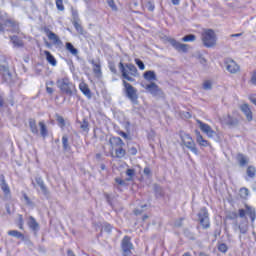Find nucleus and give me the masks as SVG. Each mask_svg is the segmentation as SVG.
Here are the masks:
<instances>
[{"instance_id": "nucleus-1", "label": "nucleus", "mask_w": 256, "mask_h": 256, "mask_svg": "<svg viewBox=\"0 0 256 256\" xmlns=\"http://www.w3.org/2000/svg\"><path fill=\"white\" fill-rule=\"evenodd\" d=\"M119 69L122 73V77L126 79V81H130L131 83L135 81V79H133V77H137V67H135V65L133 64L123 65L122 62H120Z\"/></svg>"}, {"instance_id": "nucleus-2", "label": "nucleus", "mask_w": 256, "mask_h": 256, "mask_svg": "<svg viewBox=\"0 0 256 256\" xmlns=\"http://www.w3.org/2000/svg\"><path fill=\"white\" fill-rule=\"evenodd\" d=\"M110 145L112 147V151H115V157L121 159L125 156L126 152L123 149V140L119 137L110 138Z\"/></svg>"}, {"instance_id": "nucleus-3", "label": "nucleus", "mask_w": 256, "mask_h": 256, "mask_svg": "<svg viewBox=\"0 0 256 256\" xmlns=\"http://www.w3.org/2000/svg\"><path fill=\"white\" fill-rule=\"evenodd\" d=\"M180 139L186 149L192 151L194 155H199V149H197V144H195V140H193V137H191V135L181 132Z\"/></svg>"}, {"instance_id": "nucleus-4", "label": "nucleus", "mask_w": 256, "mask_h": 256, "mask_svg": "<svg viewBox=\"0 0 256 256\" xmlns=\"http://www.w3.org/2000/svg\"><path fill=\"white\" fill-rule=\"evenodd\" d=\"M202 41L205 47H215L217 44V35L213 30H206L202 34Z\"/></svg>"}, {"instance_id": "nucleus-5", "label": "nucleus", "mask_w": 256, "mask_h": 256, "mask_svg": "<svg viewBox=\"0 0 256 256\" xmlns=\"http://www.w3.org/2000/svg\"><path fill=\"white\" fill-rule=\"evenodd\" d=\"M56 85L63 93H71V89H75V84L71 83L67 77L58 79Z\"/></svg>"}, {"instance_id": "nucleus-6", "label": "nucleus", "mask_w": 256, "mask_h": 256, "mask_svg": "<svg viewBox=\"0 0 256 256\" xmlns=\"http://www.w3.org/2000/svg\"><path fill=\"white\" fill-rule=\"evenodd\" d=\"M197 125L199 126L200 131L205 133L209 139H213V137H217V132L209 126V124L202 122L201 120H196Z\"/></svg>"}, {"instance_id": "nucleus-7", "label": "nucleus", "mask_w": 256, "mask_h": 256, "mask_svg": "<svg viewBox=\"0 0 256 256\" xmlns=\"http://www.w3.org/2000/svg\"><path fill=\"white\" fill-rule=\"evenodd\" d=\"M144 89H146L147 93H150V95H153V97H159L163 95V91L159 86L152 82L150 84H141Z\"/></svg>"}, {"instance_id": "nucleus-8", "label": "nucleus", "mask_w": 256, "mask_h": 256, "mask_svg": "<svg viewBox=\"0 0 256 256\" xmlns=\"http://www.w3.org/2000/svg\"><path fill=\"white\" fill-rule=\"evenodd\" d=\"M200 225H202L203 229H209V213L207 212V208H202L198 214Z\"/></svg>"}, {"instance_id": "nucleus-9", "label": "nucleus", "mask_w": 256, "mask_h": 256, "mask_svg": "<svg viewBox=\"0 0 256 256\" xmlns=\"http://www.w3.org/2000/svg\"><path fill=\"white\" fill-rule=\"evenodd\" d=\"M0 189L4 193V199L9 201L11 199V188H9V184L5 181V176H0Z\"/></svg>"}, {"instance_id": "nucleus-10", "label": "nucleus", "mask_w": 256, "mask_h": 256, "mask_svg": "<svg viewBox=\"0 0 256 256\" xmlns=\"http://www.w3.org/2000/svg\"><path fill=\"white\" fill-rule=\"evenodd\" d=\"M131 249H133V244L131 243V238L128 236H125L122 240L123 256H130Z\"/></svg>"}, {"instance_id": "nucleus-11", "label": "nucleus", "mask_w": 256, "mask_h": 256, "mask_svg": "<svg viewBox=\"0 0 256 256\" xmlns=\"http://www.w3.org/2000/svg\"><path fill=\"white\" fill-rule=\"evenodd\" d=\"M170 45L176 49V51H180L181 53H187L189 51V45L187 44H181L180 42H177V40L170 38L169 40Z\"/></svg>"}, {"instance_id": "nucleus-12", "label": "nucleus", "mask_w": 256, "mask_h": 256, "mask_svg": "<svg viewBox=\"0 0 256 256\" xmlns=\"http://www.w3.org/2000/svg\"><path fill=\"white\" fill-rule=\"evenodd\" d=\"M123 85L126 89V93L129 99H131V101H135L137 99V91L135 88L131 84L127 83V81H123Z\"/></svg>"}, {"instance_id": "nucleus-13", "label": "nucleus", "mask_w": 256, "mask_h": 256, "mask_svg": "<svg viewBox=\"0 0 256 256\" xmlns=\"http://www.w3.org/2000/svg\"><path fill=\"white\" fill-rule=\"evenodd\" d=\"M226 69L227 71H229V73H239L240 71V67L239 64H237V62H235L234 60H228L226 62Z\"/></svg>"}, {"instance_id": "nucleus-14", "label": "nucleus", "mask_w": 256, "mask_h": 256, "mask_svg": "<svg viewBox=\"0 0 256 256\" xmlns=\"http://www.w3.org/2000/svg\"><path fill=\"white\" fill-rule=\"evenodd\" d=\"M245 215H249L252 221H255V209L251 208V206L246 205V210L240 209L239 216L245 217Z\"/></svg>"}, {"instance_id": "nucleus-15", "label": "nucleus", "mask_w": 256, "mask_h": 256, "mask_svg": "<svg viewBox=\"0 0 256 256\" xmlns=\"http://www.w3.org/2000/svg\"><path fill=\"white\" fill-rule=\"evenodd\" d=\"M195 135H196V143H198L200 147H209V141L203 138V135H201V132H199V130L195 131Z\"/></svg>"}, {"instance_id": "nucleus-16", "label": "nucleus", "mask_w": 256, "mask_h": 256, "mask_svg": "<svg viewBox=\"0 0 256 256\" xmlns=\"http://www.w3.org/2000/svg\"><path fill=\"white\" fill-rule=\"evenodd\" d=\"M241 111L244 113L247 121L251 122L253 121V112L251 111V108L247 104H243L241 106Z\"/></svg>"}, {"instance_id": "nucleus-17", "label": "nucleus", "mask_w": 256, "mask_h": 256, "mask_svg": "<svg viewBox=\"0 0 256 256\" xmlns=\"http://www.w3.org/2000/svg\"><path fill=\"white\" fill-rule=\"evenodd\" d=\"M221 122L224 125H237L239 120H237V118H233L231 115H225L221 118Z\"/></svg>"}, {"instance_id": "nucleus-18", "label": "nucleus", "mask_w": 256, "mask_h": 256, "mask_svg": "<svg viewBox=\"0 0 256 256\" xmlns=\"http://www.w3.org/2000/svg\"><path fill=\"white\" fill-rule=\"evenodd\" d=\"M0 73L2 74V77L6 83H11L12 78L8 67L0 66Z\"/></svg>"}, {"instance_id": "nucleus-19", "label": "nucleus", "mask_w": 256, "mask_h": 256, "mask_svg": "<svg viewBox=\"0 0 256 256\" xmlns=\"http://www.w3.org/2000/svg\"><path fill=\"white\" fill-rule=\"evenodd\" d=\"M27 225L30 229L34 231V233H37V231L39 230V223L37 222V220H35V218H33V216H30L28 218Z\"/></svg>"}, {"instance_id": "nucleus-20", "label": "nucleus", "mask_w": 256, "mask_h": 256, "mask_svg": "<svg viewBox=\"0 0 256 256\" xmlns=\"http://www.w3.org/2000/svg\"><path fill=\"white\" fill-rule=\"evenodd\" d=\"M143 78L145 81L152 83V81H157V74H155V71L148 70L143 74Z\"/></svg>"}, {"instance_id": "nucleus-21", "label": "nucleus", "mask_w": 256, "mask_h": 256, "mask_svg": "<svg viewBox=\"0 0 256 256\" xmlns=\"http://www.w3.org/2000/svg\"><path fill=\"white\" fill-rule=\"evenodd\" d=\"M44 55L46 57V60L48 61V63L50 65H52V67H56L57 66V60L55 59V57L51 54V52L45 50L44 51Z\"/></svg>"}, {"instance_id": "nucleus-22", "label": "nucleus", "mask_w": 256, "mask_h": 256, "mask_svg": "<svg viewBox=\"0 0 256 256\" xmlns=\"http://www.w3.org/2000/svg\"><path fill=\"white\" fill-rule=\"evenodd\" d=\"M79 89L83 93V95L88 97V99H91V90L89 89V86L82 82L79 84Z\"/></svg>"}, {"instance_id": "nucleus-23", "label": "nucleus", "mask_w": 256, "mask_h": 256, "mask_svg": "<svg viewBox=\"0 0 256 256\" xmlns=\"http://www.w3.org/2000/svg\"><path fill=\"white\" fill-rule=\"evenodd\" d=\"M142 7H145L148 11H155V4H153V0H142Z\"/></svg>"}, {"instance_id": "nucleus-24", "label": "nucleus", "mask_w": 256, "mask_h": 256, "mask_svg": "<svg viewBox=\"0 0 256 256\" xmlns=\"http://www.w3.org/2000/svg\"><path fill=\"white\" fill-rule=\"evenodd\" d=\"M237 161L239 162L240 167H245L249 163V158L243 154H238Z\"/></svg>"}, {"instance_id": "nucleus-25", "label": "nucleus", "mask_w": 256, "mask_h": 256, "mask_svg": "<svg viewBox=\"0 0 256 256\" xmlns=\"http://www.w3.org/2000/svg\"><path fill=\"white\" fill-rule=\"evenodd\" d=\"M29 127H30L31 132L34 135H39V129L37 128V122H35V120H33V119L29 120Z\"/></svg>"}, {"instance_id": "nucleus-26", "label": "nucleus", "mask_w": 256, "mask_h": 256, "mask_svg": "<svg viewBox=\"0 0 256 256\" xmlns=\"http://www.w3.org/2000/svg\"><path fill=\"white\" fill-rule=\"evenodd\" d=\"M246 175L247 177H250V179H255V175H256L255 166H248L246 169Z\"/></svg>"}, {"instance_id": "nucleus-27", "label": "nucleus", "mask_w": 256, "mask_h": 256, "mask_svg": "<svg viewBox=\"0 0 256 256\" xmlns=\"http://www.w3.org/2000/svg\"><path fill=\"white\" fill-rule=\"evenodd\" d=\"M48 39H50V41H53V43L55 44H59L61 42V40L59 39V36H57V34L53 33V32H48L47 34Z\"/></svg>"}, {"instance_id": "nucleus-28", "label": "nucleus", "mask_w": 256, "mask_h": 256, "mask_svg": "<svg viewBox=\"0 0 256 256\" xmlns=\"http://www.w3.org/2000/svg\"><path fill=\"white\" fill-rule=\"evenodd\" d=\"M8 235H10L11 237H16V239H23V233L17 230L8 231Z\"/></svg>"}, {"instance_id": "nucleus-29", "label": "nucleus", "mask_w": 256, "mask_h": 256, "mask_svg": "<svg viewBox=\"0 0 256 256\" xmlns=\"http://www.w3.org/2000/svg\"><path fill=\"white\" fill-rule=\"evenodd\" d=\"M39 127L42 137H47V126L45 125V122H39Z\"/></svg>"}, {"instance_id": "nucleus-30", "label": "nucleus", "mask_w": 256, "mask_h": 256, "mask_svg": "<svg viewBox=\"0 0 256 256\" xmlns=\"http://www.w3.org/2000/svg\"><path fill=\"white\" fill-rule=\"evenodd\" d=\"M66 49L69 51L72 55H77L78 51L77 49L73 46V44L67 42L66 43Z\"/></svg>"}, {"instance_id": "nucleus-31", "label": "nucleus", "mask_w": 256, "mask_h": 256, "mask_svg": "<svg viewBox=\"0 0 256 256\" xmlns=\"http://www.w3.org/2000/svg\"><path fill=\"white\" fill-rule=\"evenodd\" d=\"M195 39H196L195 35L190 34V35L184 36L182 38V41H184V43H192L193 41H195Z\"/></svg>"}, {"instance_id": "nucleus-32", "label": "nucleus", "mask_w": 256, "mask_h": 256, "mask_svg": "<svg viewBox=\"0 0 256 256\" xmlns=\"http://www.w3.org/2000/svg\"><path fill=\"white\" fill-rule=\"evenodd\" d=\"M126 175H127V179L126 181H132L133 180V177H135V170L134 169H128L126 171Z\"/></svg>"}, {"instance_id": "nucleus-33", "label": "nucleus", "mask_w": 256, "mask_h": 256, "mask_svg": "<svg viewBox=\"0 0 256 256\" xmlns=\"http://www.w3.org/2000/svg\"><path fill=\"white\" fill-rule=\"evenodd\" d=\"M93 72L95 73L96 77H101V65L94 64Z\"/></svg>"}, {"instance_id": "nucleus-34", "label": "nucleus", "mask_w": 256, "mask_h": 256, "mask_svg": "<svg viewBox=\"0 0 256 256\" xmlns=\"http://www.w3.org/2000/svg\"><path fill=\"white\" fill-rule=\"evenodd\" d=\"M203 89L205 91H209V90L213 89V83L211 81H209V80L204 81Z\"/></svg>"}, {"instance_id": "nucleus-35", "label": "nucleus", "mask_w": 256, "mask_h": 256, "mask_svg": "<svg viewBox=\"0 0 256 256\" xmlns=\"http://www.w3.org/2000/svg\"><path fill=\"white\" fill-rule=\"evenodd\" d=\"M62 144H63L64 150L69 151V139L67 138V136L62 137Z\"/></svg>"}, {"instance_id": "nucleus-36", "label": "nucleus", "mask_w": 256, "mask_h": 256, "mask_svg": "<svg viewBox=\"0 0 256 256\" xmlns=\"http://www.w3.org/2000/svg\"><path fill=\"white\" fill-rule=\"evenodd\" d=\"M11 40H12L13 45H15V47H21L23 45V41H21L19 38L15 37V36L12 37Z\"/></svg>"}, {"instance_id": "nucleus-37", "label": "nucleus", "mask_w": 256, "mask_h": 256, "mask_svg": "<svg viewBox=\"0 0 256 256\" xmlns=\"http://www.w3.org/2000/svg\"><path fill=\"white\" fill-rule=\"evenodd\" d=\"M53 85H55V83L53 81L47 82L46 83V91L47 93H49L51 95V93H53Z\"/></svg>"}, {"instance_id": "nucleus-38", "label": "nucleus", "mask_w": 256, "mask_h": 256, "mask_svg": "<svg viewBox=\"0 0 256 256\" xmlns=\"http://www.w3.org/2000/svg\"><path fill=\"white\" fill-rule=\"evenodd\" d=\"M37 183H38V186L40 187L41 191L46 194L47 193V187H45V183L43 182V180L39 179L37 181Z\"/></svg>"}, {"instance_id": "nucleus-39", "label": "nucleus", "mask_w": 256, "mask_h": 256, "mask_svg": "<svg viewBox=\"0 0 256 256\" xmlns=\"http://www.w3.org/2000/svg\"><path fill=\"white\" fill-rule=\"evenodd\" d=\"M56 7L58 11H65V6L63 5V0H56Z\"/></svg>"}, {"instance_id": "nucleus-40", "label": "nucleus", "mask_w": 256, "mask_h": 256, "mask_svg": "<svg viewBox=\"0 0 256 256\" xmlns=\"http://www.w3.org/2000/svg\"><path fill=\"white\" fill-rule=\"evenodd\" d=\"M135 63L139 67L140 71H145V64L143 63V61L135 59Z\"/></svg>"}, {"instance_id": "nucleus-41", "label": "nucleus", "mask_w": 256, "mask_h": 256, "mask_svg": "<svg viewBox=\"0 0 256 256\" xmlns=\"http://www.w3.org/2000/svg\"><path fill=\"white\" fill-rule=\"evenodd\" d=\"M73 25H74L75 29L78 31V33H83V27H81V24H79V22H77V20H75L73 22Z\"/></svg>"}, {"instance_id": "nucleus-42", "label": "nucleus", "mask_w": 256, "mask_h": 256, "mask_svg": "<svg viewBox=\"0 0 256 256\" xmlns=\"http://www.w3.org/2000/svg\"><path fill=\"white\" fill-rule=\"evenodd\" d=\"M109 7L112 9V11H117V5H115V1L113 0H106Z\"/></svg>"}, {"instance_id": "nucleus-43", "label": "nucleus", "mask_w": 256, "mask_h": 256, "mask_svg": "<svg viewBox=\"0 0 256 256\" xmlns=\"http://www.w3.org/2000/svg\"><path fill=\"white\" fill-rule=\"evenodd\" d=\"M240 194H241V197H247L249 195V189L247 188L240 189Z\"/></svg>"}, {"instance_id": "nucleus-44", "label": "nucleus", "mask_w": 256, "mask_h": 256, "mask_svg": "<svg viewBox=\"0 0 256 256\" xmlns=\"http://www.w3.org/2000/svg\"><path fill=\"white\" fill-rule=\"evenodd\" d=\"M219 251H221V253H227V245L226 244H220L218 246Z\"/></svg>"}, {"instance_id": "nucleus-45", "label": "nucleus", "mask_w": 256, "mask_h": 256, "mask_svg": "<svg viewBox=\"0 0 256 256\" xmlns=\"http://www.w3.org/2000/svg\"><path fill=\"white\" fill-rule=\"evenodd\" d=\"M22 201H24V203H25L26 205H31V200L29 199V197L27 196V194H23Z\"/></svg>"}, {"instance_id": "nucleus-46", "label": "nucleus", "mask_w": 256, "mask_h": 256, "mask_svg": "<svg viewBox=\"0 0 256 256\" xmlns=\"http://www.w3.org/2000/svg\"><path fill=\"white\" fill-rule=\"evenodd\" d=\"M145 207H147V205H142L141 208H137V209L135 210V214H136V215H141V214L143 213Z\"/></svg>"}, {"instance_id": "nucleus-47", "label": "nucleus", "mask_w": 256, "mask_h": 256, "mask_svg": "<svg viewBox=\"0 0 256 256\" xmlns=\"http://www.w3.org/2000/svg\"><path fill=\"white\" fill-rule=\"evenodd\" d=\"M250 83H251L252 85H256V72H253V73H252Z\"/></svg>"}, {"instance_id": "nucleus-48", "label": "nucleus", "mask_w": 256, "mask_h": 256, "mask_svg": "<svg viewBox=\"0 0 256 256\" xmlns=\"http://www.w3.org/2000/svg\"><path fill=\"white\" fill-rule=\"evenodd\" d=\"M102 229H103V231H105L106 233H111L112 227H111V225L106 224Z\"/></svg>"}, {"instance_id": "nucleus-49", "label": "nucleus", "mask_w": 256, "mask_h": 256, "mask_svg": "<svg viewBox=\"0 0 256 256\" xmlns=\"http://www.w3.org/2000/svg\"><path fill=\"white\" fill-rule=\"evenodd\" d=\"M193 57L199 61L203 57V54L201 52H195Z\"/></svg>"}, {"instance_id": "nucleus-50", "label": "nucleus", "mask_w": 256, "mask_h": 256, "mask_svg": "<svg viewBox=\"0 0 256 256\" xmlns=\"http://www.w3.org/2000/svg\"><path fill=\"white\" fill-rule=\"evenodd\" d=\"M115 181L118 185H126L125 180H122L121 178H116Z\"/></svg>"}, {"instance_id": "nucleus-51", "label": "nucleus", "mask_w": 256, "mask_h": 256, "mask_svg": "<svg viewBox=\"0 0 256 256\" xmlns=\"http://www.w3.org/2000/svg\"><path fill=\"white\" fill-rule=\"evenodd\" d=\"M175 227H181L183 225V219H179L174 223Z\"/></svg>"}, {"instance_id": "nucleus-52", "label": "nucleus", "mask_w": 256, "mask_h": 256, "mask_svg": "<svg viewBox=\"0 0 256 256\" xmlns=\"http://www.w3.org/2000/svg\"><path fill=\"white\" fill-rule=\"evenodd\" d=\"M239 229H240V233H247V225H244L243 227L239 226Z\"/></svg>"}, {"instance_id": "nucleus-53", "label": "nucleus", "mask_w": 256, "mask_h": 256, "mask_svg": "<svg viewBox=\"0 0 256 256\" xmlns=\"http://www.w3.org/2000/svg\"><path fill=\"white\" fill-rule=\"evenodd\" d=\"M198 61H199V63H201V65H207V59H205V57H203V56Z\"/></svg>"}, {"instance_id": "nucleus-54", "label": "nucleus", "mask_w": 256, "mask_h": 256, "mask_svg": "<svg viewBox=\"0 0 256 256\" xmlns=\"http://www.w3.org/2000/svg\"><path fill=\"white\" fill-rule=\"evenodd\" d=\"M250 101H251V103H253L254 105H256V95L250 96Z\"/></svg>"}, {"instance_id": "nucleus-55", "label": "nucleus", "mask_w": 256, "mask_h": 256, "mask_svg": "<svg viewBox=\"0 0 256 256\" xmlns=\"http://www.w3.org/2000/svg\"><path fill=\"white\" fill-rule=\"evenodd\" d=\"M144 175H151V169L149 168H144Z\"/></svg>"}, {"instance_id": "nucleus-56", "label": "nucleus", "mask_w": 256, "mask_h": 256, "mask_svg": "<svg viewBox=\"0 0 256 256\" xmlns=\"http://www.w3.org/2000/svg\"><path fill=\"white\" fill-rule=\"evenodd\" d=\"M130 153H131V155H137V149L136 148H131Z\"/></svg>"}, {"instance_id": "nucleus-57", "label": "nucleus", "mask_w": 256, "mask_h": 256, "mask_svg": "<svg viewBox=\"0 0 256 256\" xmlns=\"http://www.w3.org/2000/svg\"><path fill=\"white\" fill-rule=\"evenodd\" d=\"M19 229L23 230V217L22 216H20Z\"/></svg>"}, {"instance_id": "nucleus-58", "label": "nucleus", "mask_w": 256, "mask_h": 256, "mask_svg": "<svg viewBox=\"0 0 256 256\" xmlns=\"http://www.w3.org/2000/svg\"><path fill=\"white\" fill-rule=\"evenodd\" d=\"M110 70L112 71V73H117V70L115 69V66H110Z\"/></svg>"}, {"instance_id": "nucleus-59", "label": "nucleus", "mask_w": 256, "mask_h": 256, "mask_svg": "<svg viewBox=\"0 0 256 256\" xmlns=\"http://www.w3.org/2000/svg\"><path fill=\"white\" fill-rule=\"evenodd\" d=\"M180 2H181L180 0H172V3H173L174 5H179Z\"/></svg>"}, {"instance_id": "nucleus-60", "label": "nucleus", "mask_w": 256, "mask_h": 256, "mask_svg": "<svg viewBox=\"0 0 256 256\" xmlns=\"http://www.w3.org/2000/svg\"><path fill=\"white\" fill-rule=\"evenodd\" d=\"M121 137H123L124 139H127V134L125 132H121L120 133Z\"/></svg>"}, {"instance_id": "nucleus-61", "label": "nucleus", "mask_w": 256, "mask_h": 256, "mask_svg": "<svg viewBox=\"0 0 256 256\" xmlns=\"http://www.w3.org/2000/svg\"><path fill=\"white\" fill-rule=\"evenodd\" d=\"M68 256H75V254L73 253V251L69 250L68 251Z\"/></svg>"}, {"instance_id": "nucleus-62", "label": "nucleus", "mask_w": 256, "mask_h": 256, "mask_svg": "<svg viewBox=\"0 0 256 256\" xmlns=\"http://www.w3.org/2000/svg\"><path fill=\"white\" fill-rule=\"evenodd\" d=\"M59 123H65V120L63 118H58Z\"/></svg>"}, {"instance_id": "nucleus-63", "label": "nucleus", "mask_w": 256, "mask_h": 256, "mask_svg": "<svg viewBox=\"0 0 256 256\" xmlns=\"http://www.w3.org/2000/svg\"><path fill=\"white\" fill-rule=\"evenodd\" d=\"M73 17H74V19H77V17H79V15L77 14V12H73Z\"/></svg>"}, {"instance_id": "nucleus-64", "label": "nucleus", "mask_w": 256, "mask_h": 256, "mask_svg": "<svg viewBox=\"0 0 256 256\" xmlns=\"http://www.w3.org/2000/svg\"><path fill=\"white\" fill-rule=\"evenodd\" d=\"M81 127L84 131H87V125H82Z\"/></svg>"}]
</instances>
